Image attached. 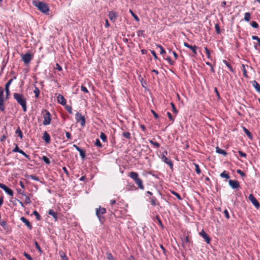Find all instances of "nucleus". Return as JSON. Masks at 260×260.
Instances as JSON below:
<instances>
[{"label": "nucleus", "instance_id": "f257e3e1", "mask_svg": "<svg viewBox=\"0 0 260 260\" xmlns=\"http://www.w3.org/2000/svg\"><path fill=\"white\" fill-rule=\"evenodd\" d=\"M13 96L17 103L22 106L23 111L26 112L27 110L26 101L23 95L18 93H14Z\"/></svg>", "mask_w": 260, "mask_h": 260}, {"label": "nucleus", "instance_id": "f03ea898", "mask_svg": "<svg viewBox=\"0 0 260 260\" xmlns=\"http://www.w3.org/2000/svg\"><path fill=\"white\" fill-rule=\"evenodd\" d=\"M128 176L135 181V183L140 189L143 190L144 189L143 181L139 178L138 173L135 172H131L129 173Z\"/></svg>", "mask_w": 260, "mask_h": 260}, {"label": "nucleus", "instance_id": "7ed1b4c3", "mask_svg": "<svg viewBox=\"0 0 260 260\" xmlns=\"http://www.w3.org/2000/svg\"><path fill=\"white\" fill-rule=\"evenodd\" d=\"M32 4L38 8V9L42 13L46 14L48 12L49 9L47 5L42 2L34 1Z\"/></svg>", "mask_w": 260, "mask_h": 260}, {"label": "nucleus", "instance_id": "20e7f679", "mask_svg": "<svg viewBox=\"0 0 260 260\" xmlns=\"http://www.w3.org/2000/svg\"><path fill=\"white\" fill-rule=\"evenodd\" d=\"M106 213V209L105 208L99 206V208L95 209V214L98 217L100 222L103 224L105 221V218L103 216V214Z\"/></svg>", "mask_w": 260, "mask_h": 260}, {"label": "nucleus", "instance_id": "39448f33", "mask_svg": "<svg viewBox=\"0 0 260 260\" xmlns=\"http://www.w3.org/2000/svg\"><path fill=\"white\" fill-rule=\"evenodd\" d=\"M43 114L44 120L43 121V124L44 125H47L50 124L51 121V114L49 111L44 109L42 111Z\"/></svg>", "mask_w": 260, "mask_h": 260}, {"label": "nucleus", "instance_id": "423d86ee", "mask_svg": "<svg viewBox=\"0 0 260 260\" xmlns=\"http://www.w3.org/2000/svg\"><path fill=\"white\" fill-rule=\"evenodd\" d=\"M76 119L77 122H80L82 126H84L85 124V119L80 113H77L76 114Z\"/></svg>", "mask_w": 260, "mask_h": 260}, {"label": "nucleus", "instance_id": "0eeeda50", "mask_svg": "<svg viewBox=\"0 0 260 260\" xmlns=\"http://www.w3.org/2000/svg\"><path fill=\"white\" fill-rule=\"evenodd\" d=\"M248 199L251 202V203L256 208L258 209L260 207V205L255 197L252 194H250L248 197Z\"/></svg>", "mask_w": 260, "mask_h": 260}, {"label": "nucleus", "instance_id": "6e6552de", "mask_svg": "<svg viewBox=\"0 0 260 260\" xmlns=\"http://www.w3.org/2000/svg\"><path fill=\"white\" fill-rule=\"evenodd\" d=\"M32 58V55L29 53L22 55V59L25 64L29 63Z\"/></svg>", "mask_w": 260, "mask_h": 260}, {"label": "nucleus", "instance_id": "1a4fd4ad", "mask_svg": "<svg viewBox=\"0 0 260 260\" xmlns=\"http://www.w3.org/2000/svg\"><path fill=\"white\" fill-rule=\"evenodd\" d=\"M229 184L233 189L238 188L240 186L239 182L236 180H230L229 181Z\"/></svg>", "mask_w": 260, "mask_h": 260}, {"label": "nucleus", "instance_id": "9d476101", "mask_svg": "<svg viewBox=\"0 0 260 260\" xmlns=\"http://www.w3.org/2000/svg\"><path fill=\"white\" fill-rule=\"evenodd\" d=\"M200 235L205 239V241L207 243L209 244L211 241V239L209 237V236L206 234V233L202 230L200 233Z\"/></svg>", "mask_w": 260, "mask_h": 260}, {"label": "nucleus", "instance_id": "9b49d317", "mask_svg": "<svg viewBox=\"0 0 260 260\" xmlns=\"http://www.w3.org/2000/svg\"><path fill=\"white\" fill-rule=\"evenodd\" d=\"M183 45L186 47L190 49L192 51V52L193 53V54L194 55H196L197 54V47L196 46H195V45H194L193 46H191V45H189L186 42H184L183 43Z\"/></svg>", "mask_w": 260, "mask_h": 260}, {"label": "nucleus", "instance_id": "f8f14e48", "mask_svg": "<svg viewBox=\"0 0 260 260\" xmlns=\"http://www.w3.org/2000/svg\"><path fill=\"white\" fill-rule=\"evenodd\" d=\"M16 79V77L15 76V77H14L13 78H12V79H10L8 81V82L6 83V84L5 85V90H6V94H7V96H8L9 95V92H10L9 87L10 86V85H11V84L13 82V80L14 79Z\"/></svg>", "mask_w": 260, "mask_h": 260}, {"label": "nucleus", "instance_id": "ddd939ff", "mask_svg": "<svg viewBox=\"0 0 260 260\" xmlns=\"http://www.w3.org/2000/svg\"><path fill=\"white\" fill-rule=\"evenodd\" d=\"M57 102L63 105L64 106L66 104V100L64 99V98L61 94H58L57 96Z\"/></svg>", "mask_w": 260, "mask_h": 260}, {"label": "nucleus", "instance_id": "4468645a", "mask_svg": "<svg viewBox=\"0 0 260 260\" xmlns=\"http://www.w3.org/2000/svg\"><path fill=\"white\" fill-rule=\"evenodd\" d=\"M161 159L166 164L169 165L171 168L173 167V163L172 161L170 159H168L164 154L162 155L161 157Z\"/></svg>", "mask_w": 260, "mask_h": 260}, {"label": "nucleus", "instance_id": "2eb2a0df", "mask_svg": "<svg viewBox=\"0 0 260 260\" xmlns=\"http://www.w3.org/2000/svg\"><path fill=\"white\" fill-rule=\"evenodd\" d=\"M42 139L45 141L46 143H49L50 142V137L46 131L43 133Z\"/></svg>", "mask_w": 260, "mask_h": 260}, {"label": "nucleus", "instance_id": "dca6fc26", "mask_svg": "<svg viewBox=\"0 0 260 260\" xmlns=\"http://www.w3.org/2000/svg\"><path fill=\"white\" fill-rule=\"evenodd\" d=\"M21 220L25 224V225L27 226V228L31 230L32 229V226L29 221L26 219L24 217H21L20 218Z\"/></svg>", "mask_w": 260, "mask_h": 260}, {"label": "nucleus", "instance_id": "f3484780", "mask_svg": "<svg viewBox=\"0 0 260 260\" xmlns=\"http://www.w3.org/2000/svg\"><path fill=\"white\" fill-rule=\"evenodd\" d=\"M252 85L253 87L255 89V90L260 93V85L259 83L256 81L254 80L251 82Z\"/></svg>", "mask_w": 260, "mask_h": 260}, {"label": "nucleus", "instance_id": "a211bd4d", "mask_svg": "<svg viewBox=\"0 0 260 260\" xmlns=\"http://www.w3.org/2000/svg\"><path fill=\"white\" fill-rule=\"evenodd\" d=\"M108 16L109 19L112 21H115L117 17L116 13L113 11H111L109 13Z\"/></svg>", "mask_w": 260, "mask_h": 260}, {"label": "nucleus", "instance_id": "6ab92c4d", "mask_svg": "<svg viewBox=\"0 0 260 260\" xmlns=\"http://www.w3.org/2000/svg\"><path fill=\"white\" fill-rule=\"evenodd\" d=\"M216 152L224 156H226L227 155V153L224 150L219 148L218 147L216 148Z\"/></svg>", "mask_w": 260, "mask_h": 260}, {"label": "nucleus", "instance_id": "aec40b11", "mask_svg": "<svg viewBox=\"0 0 260 260\" xmlns=\"http://www.w3.org/2000/svg\"><path fill=\"white\" fill-rule=\"evenodd\" d=\"M8 194H9L10 196H13V191L12 189L8 188L7 186L5 187L4 189H3Z\"/></svg>", "mask_w": 260, "mask_h": 260}, {"label": "nucleus", "instance_id": "412c9836", "mask_svg": "<svg viewBox=\"0 0 260 260\" xmlns=\"http://www.w3.org/2000/svg\"><path fill=\"white\" fill-rule=\"evenodd\" d=\"M48 214L52 216L55 218V219L56 220L57 219V213L56 212H55L53 210L50 209L48 211Z\"/></svg>", "mask_w": 260, "mask_h": 260}, {"label": "nucleus", "instance_id": "4be33fe9", "mask_svg": "<svg viewBox=\"0 0 260 260\" xmlns=\"http://www.w3.org/2000/svg\"><path fill=\"white\" fill-rule=\"evenodd\" d=\"M149 200H150V202L151 203V204L152 206H156L157 204L156 203V198L154 197H150L149 198Z\"/></svg>", "mask_w": 260, "mask_h": 260}, {"label": "nucleus", "instance_id": "5701e85b", "mask_svg": "<svg viewBox=\"0 0 260 260\" xmlns=\"http://www.w3.org/2000/svg\"><path fill=\"white\" fill-rule=\"evenodd\" d=\"M107 258L108 260H116V258L110 252H106Z\"/></svg>", "mask_w": 260, "mask_h": 260}, {"label": "nucleus", "instance_id": "b1692460", "mask_svg": "<svg viewBox=\"0 0 260 260\" xmlns=\"http://www.w3.org/2000/svg\"><path fill=\"white\" fill-rule=\"evenodd\" d=\"M59 254L61 258V260H68L66 254L62 251H59Z\"/></svg>", "mask_w": 260, "mask_h": 260}, {"label": "nucleus", "instance_id": "393cba45", "mask_svg": "<svg viewBox=\"0 0 260 260\" xmlns=\"http://www.w3.org/2000/svg\"><path fill=\"white\" fill-rule=\"evenodd\" d=\"M220 176L221 177V178H225L226 179H229L230 178V176L225 171H224L223 172H222L220 174Z\"/></svg>", "mask_w": 260, "mask_h": 260}, {"label": "nucleus", "instance_id": "a878e982", "mask_svg": "<svg viewBox=\"0 0 260 260\" xmlns=\"http://www.w3.org/2000/svg\"><path fill=\"white\" fill-rule=\"evenodd\" d=\"M250 13L246 12L244 14V20L246 21L249 22L250 21Z\"/></svg>", "mask_w": 260, "mask_h": 260}, {"label": "nucleus", "instance_id": "bb28decb", "mask_svg": "<svg viewBox=\"0 0 260 260\" xmlns=\"http://www.w3.org/2000/svg\"><path fill=\"white\" fill-rule=\"evenodd\" d=\"M34 92L35 94V98H38L40 94L39 89L38 87H35V90H34Z\"/></svg>", "mask_w": 260, "mask_h": 260}, {"label": "nucleus", "instance_id": "cd10ccee", "mask_svg": "<svg viewBox=\"0 0 260 260\" xmlns=\"http://www.w3.org/2000/svg\"><path fill=\"white\" fill-rule=\"evenodd\" d=\"M223 62L226 66V67L229 69V70L233 72L234 71H233V69L232 68V67H231V66L228 62V61L226 60H223Z\"/></svg>", "mask_w": 260, "mask_h": 260}, {"label": "nucleus", "instance_id": "c85d7f7f", "mask_svg": "<svg viewBox=\"0 0 260 260\" xmlns=\"http://www.w3.org/2000/svg\"><path fill=\"white\" fill-rule=\"evenodd\" d=\"M25 197L24 198V203L25 204H29L31 203L30 199L29 197L28 196H24Z\"/></svg>", "mask_w": 260, "mask_h": 260}, {"label": "nucleus", "instance_id": "c756f323", "mask_svg": "<svg viewBox=\"0 0 260 260\" xmlns=\"http://www.w3.org/2000/svg\"><path fill=\"white\" fill-rule=\"evenodd\" d=\"M243 130L245 132V133L247 135V136L250 139L252 138V135L251 134V133L245 127H243Z\"/></svg>", "mask_w": 260, "mask_h": 260}, {"label": "nucleus", "instance_id": "7c9ffc66", "mask_svg": "<svg viewBox=\"0 0 260 260\" xmlns=\"http://www.w3.org/2000/svg\"><path fill=\"white\" fill-rule=\"evenodd\" d=\"M4 89L0 87V101H4Z\"/></svg>", "mask_w": 260, "mask_h": 260}, {"label": "nucleus", "instance_id": "2f4dec72", "mask_svg": "<svg viewBox=\"0 0 260 260\" xmlns=\"http://www.w3.org/2000/svg\"><path fill=\"white\" fill-rule=\"evenodd\" d=\"M16 134H18V136L21 138H22L23 135L21 131L20 130V128L18 127L17 129H16L15 132Z\"/></svg>", "mask_w": 260, "mask_h": 260}, {"label": "nucleus", "instance_id": "473e14b6", "mask_svg": "<svg viewBox=\"0 0 260 260\" xmlns=\"http://www.w3.org/2000/svg\"><path fill=\"white\" fill-rule=\"evenodd\" d=\"M149 143L153 145L156 148H158L160 146L159 144L156 142H154L152 140H149Z\"/></svg>", "mask_w": 260, "mask_h": 260}, {"label": "nucleus", "instance_id": "72a5a7b5", "mask_svg": "<svg viewBox=\"0 0 260 260\" xmlns=\"http://www.w3.org/2000/svg\"><path fill=\"white\" fill-rule=\"evenodd\" d=\"M156 46L157 47H158L160 49V53L161 54H164L166 53L165 49L163 48V47L160 45L157 44Z\"/></svg>", "mask_w": 260, "mask_h": 260}, {"label": "nucleus", "instance_id": "f704fd0d", "mask_svg": "<svg viewBox=\"0 0 260 260\" xmlns=\"http://www.w3.org/2000/svg\"><path fill=\"white\" fill-rule=\"evenodd\" d=\"M28 177L29 178H31L32 180H36L37 181H40V179L35 175H29L28 176Z\"/></svg>", "mask_w": 260, "mask_h": 260}, {"label": "nucleus", "instance_id": "c9c22d12", "mask_svg": "<svg viewBox=\"0 0 260 260\" xmlns=\"http://www.w3.org/2000/svg\"><path fill=\"white\" fill-rule=\"evenodd\" d=\"M100 138L104 141V142H105L106 141V139H107V136H106V135L102 132L101 133V134H100Z\"/></svg>", "mask_w": 260, "mask_h": 260}, {"label": "nucleus", "instance_id": "e433bc0d", "mask_svg": "<svg viewBox=\"0 0 260 260\" xmlns=\"http://www.w3.org/2000/svg\"><path fill=\"white\" fill-rule=\"evenodd\" d=\"M129 12L131 13V14H132V15L133 16V17H134V18L137 21H139V17L133 12V11H132L131 10H129Z\"/></svg>", "mask_w": 260, "mask_h": 260}, {"label": "nucleus", "instance_id": "4c0bfd02", "mask_svg": "<svg viewBox=\"0 0 260 260\" xmlns=\"http://www.w3.org/2000/svg\"><path fill=\"white\" fill-rule=\"evenodd\" d=\"M242 71L243 73V75L245 78H248V75L247 74V72L245 69V67L244 64H242Z\"/></svg>", "mask_w": 260, "mask_h": 260}, {"label": "nucleus", "instance_id": "58836bf2", "mask_svg": "<svg viewBox=\"0 0 260 260\" xmlns=\"http://www.w3.org/2000/svg\"><path fill=\"white\" fill-rule=\"evenodd\" d=\"M33 214L36 216V219L38 220H40V219H41V216L40 215H39V213L37 211H34L33 212Z\"/></svg>", "mask_w": 260, "mask_h": 260}, {"label": "nucleus", "instance_id": "ea45409f", "mask_svg": "<svg viewBox=\"0 0 260 260\" xmlns=\"http://www.w3.org/2000/svg\"><path fill=\"white\" fill-rule=\"evenodd\" d=\"M42 159L46 164H49L50 163L49 159L45 156L42 157Z\"/></svg>", "mask_w": 260, "mask_h": 260}, {"label": "nucleus", "instance_id": "a19ab883", "mask_svg": "<svg viewBox=\"0 0 260 260\" xmlns=\"http://www.w3.org/2000/svg\"><path fill=\"white\" fill-rule=\"evenodd\" d=\"M123 136L126 139L131 138V134L129 132H124L122 134Z\"/></svg>", "mask_w": 260, "mask_h": 260}, {"label": "nucleus", "instance_id": "79ce46f5", "mask_svg": "<svg viewBox=\"0 0 260 260\" xmlns=\"http://www.w3.org/2000/svg\"><path fill=\"white\" fill-rule=\"evenodd\" d=\"M205 52H206V55L207 56V57L209 59H210L211 58V55H210V53L209 50L207 47H205Z\"/></svg>", "mask_w": 260, "mask_h": 260}, {"label": "nucleus", "instance_id": "37998d69", "mask_svg": "<svg viewBox=\"0 0 260 260\" xmlns=\"http://www.w3.org/2000/svg\"><path fill=\"white\" fill-rule=\"evenodd\" d=\"M252 39L253 40H256L257 41L258 46H260V39L257 36H252Z\"/></svg>", "mask_w": 260, "mask_h": 260}, {"label": "nucleus", "instance_id": "c03bdc74", "mask_svg": "<svg viewBox=\"0 0 260 260\" xmlns=\"http://www.w3.org/2000/svg\"><path fill=\"white\" fill-rule=\"evenodd\" d=\"M195 170H196V173L198 174H200L201 173V170L200 169V167H199V166L197 164H195Z\"/></svg>", "mask_w": 260, "mask_h": 260}, {"label": "nucleus", "instance_id": "a18cd8bd", "mask_svg": "<svg viewBox=\"0 0 260 260\" xmlns=\"http://www.w3.org/2000/svg\"><path fill=\"white\" fill-rule=\"evenodd\" d=\"M166 59L168 61V63L171 65H173L174 63V62L173 61L170 56H167L166 58Z\"/></svg>", "mask_w": 260, "mask_h": 260}, {"label": "nucleus", "instance_id": "49530a36", "mask_svg": "<svg viewBox=\"0 0 260 260\" xmlns=\"http://www.w3.org/2000/svg\"><path fill=\"white\" fill-rule=\"evenodd\" d=\"M95 145H96V146H98L99 147H102V145L100 141L99 140V139H96L95 142Z\"/></svg>", "mask_w": 260, "mask_h": 260}, {"label": "nucleus", "instance_id": "de8ad7c7", "mask_svg": "<svg viewBox=\"0 0 260 260\" xmlns=\"http://www.w3.org/2000/svg\"><path fill=\"white\" fill-rule=\"evenodd\" d=\"M251 25L252 27L255 28H257L258 27V25L256 21H252Z\"/></svg>", "mask_w": 260, "mask_h": 260}, {"label": "nucleus", "instance_id": "09e8293b", "mask_svg": "<svg viewBox=\"0 0 260 260\" xmlns=\"http://www.w3.org/2000/svg\"><path fill=\"white\" fill-rule=\"evenodd\" d=\"M80 153V156L82 159H84L85 157V152L81 149L80 151H79Z\"/></svg>", "mask_w": 260, "mask_h": 260}, {"label": "nucleus", "instance_id": "8fccbe9b", "mask_svg": "<svg viewBox=\"0 0 260 260\" xmlns=\"http://www.w3.org/2000/svg\"><path fill=\"white\" fill-rule=\"evenodd\" d=\"M4 102V101H0V111H4L5 110Z\"/></svg>", "mask_w": 260, "mask_h": 260}, {"label": "nucleus", "instance_id": "3c124183", "mask_svg": "<svg viewBox=\"0 0 260 260\" xmlns=\"http://www.w3.org/2000/svg\"><path fill=\"white\" fill-rule=\"evenodd\" d=\"M66 109L69 113L72 114V108L71 106H66Z\"/></svg>", "mask_w": 260, "mask_h": 260}, {"label": "nucleus", "instance_id": "603ef678", "mask_svg": "<svg viewBox=\"0 0 260 260\" xmlns=\"http://www.w3.org/2000/svg\"><path fill=\"white\" fill-rule=\"evenodd\" d=\"M35 247L38 250V251L40 252H42V250H41V247H40L39 244L37 242H35Z\"/></svg>", "mask_w": 260, "mask_h": 260}, {"label": "nucleus", "instance_id": "864d4df0", "mask_svg": "<svg viewBox=\"0 0 260 260\" xmlns=\"http://www.w3.org/2000/svg\"><path fill=\"white\" fill-rule=\"evenodd\" d=\"M223 213H224V216H225V217H226V219H229L230 218V215H229V212H228V210L226 209L224 210Z\"/></svg>", "mask_w": 260, "mask_h": 260}, {"label": "nucleus", "instance_id": "5fc2aeb1", "mask_svg": "<svg viewBox=\"0 0 260 260\" xmlns=\"http://www.w3.org/2000/svg\"><path fill=\"white\" fill-rule=\"evenodd\" d=\"M55 69L58 70V71H61L62 70V68L58 63H56Z\"/></svg>", "mask_w": 260, "mask_h": 260}, {"label": "nucleus", "instance_id": "6e6d98bb", "mask_svg": "<svg viewBox=\"0 0 260 260\" xmlns=\"http://www.w3.org/2000/svg\"><path fill=\"white\" fill-rule=\"evenodd\" d=\"M172 193L179 200H181V198L179 194V193H178L177 192L174 191H172Z\"/></svg>", "mask_w": 260, "mask_h": 260}, {"label": "nucleus", "instance_id": "4d7b16f0", "mask_svg": "<svg viewBox=\"0 0 260 260\" xmlns=\"http://www.w3.org/2000/svg\"><path fill=\"white\" fill-rule=\"evenodd\" d=\"M24 255L25 256V257L28 259V260H33V259L31 258V257L30 256V255L29 254H28V253H26V252H24Z\"/></svg>", "mask_w": 260, "mask_h": 260}, {"label": "nucleus", "instance_id": "13d9d810", "mask_svg": "<svg viewBox=\"0 0 260 260\" xmlns=\"http://www.w3.org/2000/svg\"><path fill=\"white\" fill-rule=\"evenodd\" d=\"M19 153L21 154H22L23 155H24L26 158L27 159H29V156L28 155H27V154H26L23 151H22V150H20V152H19Z\"/></svg>", "mask_w": 260, "mask_h": 260}, {"label": "nucleus", "instance_id": "bf43d9fd", "mask_svg": "<svg viewBox=\"0 0 260 260\" xmlns=\"http://www.w3.org/2000/svg\"><path fill=\"white\" fill-rule=\"evenodd\" d=\"M81 91H82L85 93H88L89 92L88 89H87V88L84 86H81Z\"/></svg>", "mask_w": 260, "mask_h": 260}, {"label": "nucleus", "instance_id": "052dcab7", "mask_svg": "<svg viewBox=\"0 0 260 260\" xmlns=\"http://www.w3.org/2000/svg\"><path fill=\"white\" fill-rule=\"evenodd\" d=\"M20 150L21 149L19 148L17 145H16L15 148L13 150V152L19 153V152H20Z\"/></svg>", "mask_w": 260, "mask_h": 260}, {"label": "nucleus", "instance_id": "680f3d73", "mask_svg": "<svg viewBox=\"0 0 260 260\" xmlns=\"http://www.w3.org/2000/svg\"><path fill=\"white\" fill-rule=\"evenodd\" d=\"M215 28L217 34L220 33V27L218 24H215Z\"/></svg>", "mask_w": 260, "mask_h": 260}, {"label": "nucleus", "instance_id": "e2e57ef3", "mask_svg": "<svg viewBox=\"0 0 260 260\" xmlns=\"http://www.w3.org/2000/svg\"><path fill=\"white\" fill-rule=\"evenodd\" d=\"M238 153H239V154L240 156L243 157H246V154L245 153H244V152H243L241 151H239Z\"/></svg>", "mask_w": 260, "mask_h": 260}, {"label": "nucleus", "instance_id": "0e129e2a", "mask_svg": "<svg viewBox=\"0 0 260 260\" xmlns=\"http://www.w3.org/2000/svg\"><path fill=\"white\" fill-rule=\"evenodd\" d=\"M171 106L172 107V109H173V112L174 113H177L178 112V111L177 110V109H176L175 108V105L173 103H171Z\"/></svg>", "mask_w": 260, "mask_h": 260}, {"label": "nucleus", "instance_id": "69168bd1", "mask_svg": "<svg viewBox=\"0 0 260 260\" xmlns=\"http://www.w3.org/2000/svg\"><path fill=\"white\" fill-rule=\"evenodd\" d=\"M167 115L169 118V119L171 121H174V118L171 115V113L169 112H167Z\"/></svg>", "mask_w": 260, "mask_h": 260}, {"label": "nucleus", "instance_id": "338daca9", "mask_svg": "<svg viewBox=\"0 0 260 260\" xmlns=\"http://www.w3.org/2000/svg\"><path fill=\"white\" fill-rule=\"evenodd\" d=\"M237 173L239 174H240L241 176H245V174L243 172H242L241 170H237Z\"/></svg>", "mask_w": 260, "mask_h": 260}, {"label": "nucleus", "instance_id": "774afa93", "mask_svg": "<svg viewBox=\"0 0 260 260\" xmlns=\"http://www.w3.org/2000/svg\"><path fill=\"white\" fill-rule=\"evenodd\" d=\"M144 30H139L137 31V35L138 36H143Z\"/></svg>", "mask_w": 260, "mask_h": 260}]
</instances>
